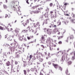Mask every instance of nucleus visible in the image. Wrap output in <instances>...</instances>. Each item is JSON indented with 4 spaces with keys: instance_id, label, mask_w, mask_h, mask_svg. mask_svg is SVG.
<instances>
[{
    "instance_id": "nucleus-44",
    "label": "nucleus",
    "mask_w": 75,
    "mask_h": 75,
    "mask_svg": "<svg viewBox=\"0 0 75 75\" xmlns=\"http://www.w3.org/2000/svg\"><path fill=\"white\" fill-rule=\"evenodd\" d=\"M75 59V56H73L72 57V60H73V61H74V59Z\"/></svg>"
},
{
    "instance_id": "nucleus-28",
    "label": "nucleus",
    "mask_w": 75,
    "mask_h": 75,
    "mask_svg": "<svg viewBox=\"0 0 75 75\" xmlns=\"http://www.w3.org/2000/svg\"><path fill=\"white\" fill-rule=\"evenodd\" d=\"M71 16L73 18H75V15L73 13H72Z\"/></svg>"
},
{
    "instance_id": "nucleus-34",
    "label": "nucleus",
    "mask_w": 75,
    "mask_h": 75,
    "mask_svg": "<svg viewBox=\"0 0 75 75\" xmlns=\"http://www.w3.org/2000/svg\"><path fill=\"white\" fill-rule=\"evenodd\" d=\"M39 57H40V54H39L38 55L36 56L37 59H38V58H39Z\"/></svg>"
},
{
    "instance_id": "nucleus-46",
    "label": "nucleus",
    "mask_w": 75,
    "mask_h": 75,
    "mask_svg": "<svg viewBox=\"0 0 75 75\" xmlns=\"http://www.w3.org/2000/svg\"><path fill=\"white\" fill-rule=\"evenodd\" d=\"M23 40L25 41H27V39H26V38H23Z\"/></svg>"
},
{
    "instance_id": "nucleus-17",
    "label": "nucleus",
    "mask_w": 75,
    "mask_h": 75,
    "mask_svg": "<svg viewBox=\"0 0 75 75\" xmlns=\"http://www.w3.org/2000/svg\"><path fill=\"white\" fill-rule=\"evenodd\" d=\"M71 21L72 23L75 24V19H71Z\"/></svg>"
},
{
    "instance_id": "nucleus-54",
    "label": "nucleus",
    "mask_w": 75,
    "mask_h": 75,
    "mask_svg": "<svg viewBox=\"0 0 75 75\" xmlns=\"http://www.w3.org/2000/svg\"><path fill=\"white\" fill-rule=\"evenodd\" d=\"M30 39H31V38H33L34 37L33 36H30Z\"/></svg>"
},
{
    "instance_id": "nucleus-64",
    "label": "nucleus",
    "mask_w": 75,
    "mask_h": 75,
    "mask_svg": "<svg viewBox=\"0 0 75 75\" xmlns=\"http://www.w3.org/2000/svg\"><path fill=\"white\" fill-rule=\"evenodd\" d=\"M40 75H43L42 73L41 72H40Z\"/></svg>"
},
{
    "instance_id": "nucleus-25",
    "label": "nucleus",
    "mask_w": 75,
    "mask_h": 75,
    "mask_svg": "<svg viewBox=\"0 0 75 75\" xmlns=\"http://www.w3.org/2000/svg\"><path fill=\"white\" fill-rule=\"evenodd\" d=\"M23 72L24 75H27V71L25 70H23Z\"/></svg>"
},
{
    "instance_id": "nucleus-16",
    "label": "nucleus",
    "mask_w": 75,
    "mask_h": 75,
    "mask_svg": "<svg viewBox=\"0 0 75 75\" xmlns=\"http://www.w3.org/2000/svg\"><path fill=\"white\" fill-rule=\"evenodd\" d=\"M44 16L46 18H48V14L47 13H45L44 14Z\"/></svg>"
},
{
    "instance_id": "nucleus-56",
    "label": "nucleus",
    "mask_w": 75,
    "mask_h": 75,
    "mask_svg": "<svg viewBox=\"0 0 75 75\" xmlns=\"http://www.w3.org/2000/svg\"><path fill=\"white\" fill-rule=\"evenodd\" d=\"M53 27H54V28H56V27H57V25H53Z\"/></svg>"
},
{
    "instance_id": "nucleus-26",
    "label": "nucleus",
    "mask_w": 75,
    "mask_h": 75,
    "mask_svg": "<svg viewBox=\"0 0 75 75\" xmlns=\"http://www.w3.org/2000/svg\"><path fill=\"white\" fill-rule=\"evenodd\" d=\"M36 25H37V26H38L39 28H40L39 26H40V23H39V22H37L36 23Z\"/></svg>"
},
{
    "instance_id": "nucleus-13",
    "label": "nucleus",
    "mask_w": 75,
    "mask_h": 75,
    "mask_svg": "<svg viewBox=\"0 0 75 75\" xmlns=\"http://www.w3.org/2000/svg\"><path fill=\"white\" fill-rule=\"evenodd\" d=\"M41 40L43 41H45V37L44 35H42L41 37Z\"/></svg>"
},
{
    "instance_id": "nucleus-21",
    "label": "nucleus",
    "mask_w": 75,
    "mask_h": 75,
    "mask_svg": "<svg viewBox=\"0 0 75 75\" xmlns=\"http://www.w3.org/2000/svg\"><path fill=\"white\" fill-rule=\"evenodd\" d=\"M64 60H65V56L64 55L62 57V60L63 62L64 61Z\"/></svg>"
},
{
    "instance_id": "nucleus-49",
    "label": "nucleus",
    "mask_w": 75,
    "mask_h": 75,
    "mask_svg": "<svg viewBox=\"0 0 75 75\" xmlns=\"http://www.w3.org/2000/svg\"><path fill=\"white\" fill-rule=\"evenodd\" d=\"M32 10H34L35 9V6H33L32 7Z\"/></svg>"
},
{
    "instance_id": "nucleus-24",
    "label": "nucleus",
    "mask_w": 75,
    "mask_h": 75,
    "mask_svg": "<svg viewBox=\"0 0 75 75\" xmlns=\"http://www.w3.org/2000/svg\"><path fill=\"white\" fill-rule=\"evenodd\" d=\"M64 5L65 6V7H64V8H63V11L65 12V10L66 9V6H66V3H65L64 4Z\"/></svg>"
},
{
    "instance_id": "nucleus-58",
    "label": "nucleus",
    "mask_w": 75,
    "mask_h": 75,
    "mask_svg": "<svg viewBox=\"0 0 75 75\" xmlns=\"http://www.w3.org/2000/svg\"><path fill=\"white\" fill-rule=\"evenodd\" d=\"M1 25H3L4 27H5V25H4L3 24V23H1Z\"/></svg>"
},
{
    "instance_id": "nucleus-60",
    "label": "nucleus",
    "mask_w": 75,
    "mask_h": 75,
    "mask_svg": "<svg viewBox=\"0 0 75 75\" xmlns=\"http://www.w3.org/2000/svg\"><path fill=\"white\" fill-rule=\"evenodd\" d=\"M52 40L51 38H48V41H50V40Z\"/></svg>"
},
{
    "instance_id": "nucleus-20",
    "label": "nucleus",
    "mask_w": 75,
    "mask_h": 75,
    "mask_svg": "<svg viewBox=\"0 0 75 75\" xmlns=\"http://www.w3.org/2000/svg\"><path fill=\"white\" fill-rule=\"evenodd\" d=\"M6 29V28H4L0 26V30H5Z\"/></svg>"
},
{
    "instance_id": "nucleus-45",
    "label": "nucleus",
    "mask_w": 75,
    "mask_h": 75,
    "mask_svg": "<svg viewBox=\"0 0 75 75\" xmlns=\"http://www.w3.org/2000/svg\"><path fill=\"white\" fill-rule=\"evenodd\" d=\"M58 43L59 44H62V41H60Z\"/></svg>"
},
{
    "instance_id": "nucleus-37",
    "label": "nucleus",
    "mask_w": 75,
    "mask_h": 75,
    "mask_svg": "<svg viewBox=\"0 0 75 75\" xmlns=\"http://www.w3.org/2000/svg\"><path fill=\"white\" fill-rule=\"evenodd\" d=\"M35 69L32 68L31 69V71H35Z\"/></svg>"
},
{
    "instance_id": "nucleus-22",
    "label": "nucleus",
    "mask_w": 75,
    "mask_h": 75,
    "mask_svg": "<svg viewBox=\"0 0 75 75\" xmlns=\"http://www.w3.org/2000/svg\"><path fill=\"white\" fill-rule=\"evenodd\" d=\"M27 65V62H24V63L23 66V67H26V66Z\"/></svg>"
},
{
    "instance_id": "nucleus-40",
    "label": "nucleus",
    "mask_w": 75,
    "mask_h": 75,
    "mask_svg": "<svg viewBox=\"0 0 75 75\" xmlns=\"http://www.w3.org/2000/svg\"><path fill=\"white\" fill-rule=\"evenodd\" d=\"M58 68L61 71H62V68L61 67H59Z\"/></svg>"
},
{
    "instance_id": "nucleus-1",
    "label": "nucleus",
    "mask_w": 75,
    "mask_h": 75,
    "mask_svg": "<svg viewBox=\"0 0 75 75\" xmlns=\"http://www.w3.org/2000/svg\"><path fill=\"white\" fill-rule=\"evenodd\" d=\"M11 3L12 5H13H13L11 6L12 10H13L14 11H16L17 13H18L19 15H21V11L19 8V7L18 8V10L17 11V7H16V6H17V4H18V2L13 1H12Z\"/></svg>"
},
{
    "instance_id": "nucleus-57",
    "label": "nucleus",
    "mask_w": 75,
    "mask_h": 75,
    "mask_svg": "<svg viewBox=\"0 0 75 75\" xmlns=\"http://www.w3.org/2000/svg\"><path fill=\"white\" fill-rule=\"evenodd\" d=\"M17 64H18V62L17 61H15V64H16V65H17Z\"/></svg>"
},
{
    "instance_id": "nucleus-9",
    "label": "nucleus",
    "mask_w": 75,
    "mask_h": 75,
    "mask_svg": "<svg viewBox=\"0 0 75 75\" xmlns=\"http://www.w3.org/2000/svg\"><path fill=\"white\" fill-rule=\"evenodd\" d=\"M9 26H10V27H11V24L10 23H8V25L7 26V27H6V26H5V27L6 29H8V30L9 31H10V29H8V27H9Z\"/></svg>"
},
{
    "instance_id": "nucleus-61",
    "label": "nucleus",
    "mask_w": 75,
    "mask_h": 75,
    "mask_svg": "<svg viewBox=\"0 0 75 75\" xmlns=\"http://www.w3.org/2000/svg\"><path fill=\"white\" fill-rule=\"evenodd\" d=\"M37 25H34V27H35V28H36L37 27Z\"/></svg>"
},
{
    "instance_id": "nucleus-32",
    "label": "nucleus",
    "mask_w": 75,
    "mask_h": 75,
    "mask_svg": "<svg viewBox=\"0 0 75 75\" xmlns=\"http://www.w3.org/2000/svg\"><path fill=\"white\" fill-rule=\"evenodd\" d=\"M48 56L49 58H51V54L50 53H49L48 54Z\"/></svg>"
},
{
    "instance_id": "nucleus-7",
    "label": "nucleus",
    "mask_w": 75,
    "mask_h": 75,
    "mask_svg": "<svg viewBox=\"0 0 75 75\" xmlns=\"http://www.w3.org/2000/svg\"><path fill=\"white\" fill-rule=\"evenodd\" d=\"M43 61H44V59H43L39 58V59H38V64H40L41 62H42Z\"/></svg>"
},
{
    "instance_id": "nucleus-50",
    "label": "nucleus",
    "mask_w": 75,
    "mask_h": 75,
    "mask_svg": "<svg viewBox=\"0 0 75 75\" xmlns=\"http://www.w3.org/2000/svg\"><path fill=\"white\" fill-rule=\"evenodd\" d=\"M68 40H69V37H67V40L66 41L67 42H68Z\"/></svg>"
},
{
    "instance_id": "nucleus-23",
    "label": "nucleus",
    "mask_w": 75,
    "mask_h": 75,
    "mask_svg": "<svg viewBox=\"0 0 75 75\" xmlns=\"http://www.w3.org/2000/svg\"><path fill=\"white\" fill-rule=\"evenodd\" d=\"M22 32L24 33H28V30H23L22 31Z\"/></svg>"
},
{
    "instance_id": "nucleus-55",
    "label": "nucleus",
    "mask_w": 75,
    "mask_h": 75,
    "mask_svg": "<svg viewBox=\"0 0 75 75\" xmlns=\"http://www.w3.org/2000/svg\"><path fill=\"white\" fill-rule=\"evenodd\" d=\"M27 38L28 39V40H30V37H29L28 36L27 37Z\"/></svg>"
},
{
    "instance_id": "nucleus-59",
    "label": "nucleus",
    "mask_w": 75,
    "mask_h": 75,
    "mask_svg": "<svg viewBox=\"0 0 75 75\" xmlns=\"http://www.w3.org/2000/svg\"><path fill=\"white\" fill-rule=\"evenodd\" d=\"M74 54V51L73 52H72L71 54V55H72V54Z\"/></svg>"
},
{
    "instance_id": "nucleus-47",
    "label": "nucleus",
    "mask_w": 75,
    "mask_h": 75,
    "mask_svg": "<svg viewBox=\"0 0 75 75\" xmlns=\"http://www.w3.org/2000/svg\"><path fill=\"white\" fill-rule=\"evenodd\" d=\"M27 71L28 73L30 71V70L29 69H27Z\"/></svg>"
},
{
    "instance_id": "nucleus-11",
    "label": "nucleus",
    "mask_w": 75,
    "mask_h": 75,
    "mask_svg": "<svg viewBox=\"0 0 75 75\" xmlns=\"http://www.w3.org/2000/svg\"><path fill=\"white\" fill-rule=\"evenodd\" d=\"M45 48V46H44L43 45H40V50H43V49Z\"/></svg>"
},
{
    "instance_id": "nucleus-4",
    "label": "nucleus",
    "mask_w": 75,
    "mask_h": 75,
    "mask_svg": "<svg viewBox=\"0 0 75 75\" xmlns=\"http://www.w3.org/2000/svg\"><path fill=\"white\" fill-rule=\"evenodd\" d=\"M21 52V51L20 50L18 51V52L15 53V57L17 58H20V53Z\"/></svg>"
},
{
    "instance_id": "nucleus-10",
    "label": "nucleus",
    "mask_w": 75,
    "mask_h": 75,
    "mask_svg": "<svg viewBox=\"0 0 75 75\" xmlns=\"http://www.w3.org/2000/svg\"><path fill=\"white\" fill-rule=\"evenodd\" d=\"M34 2H35V1H38V2L39 1V3L41 4H43V1L42 0H34Z\"/></svg>"
},
{
    "instance_id": "nucleus-30",
    "label": "nucleus",
    "mask_w": 75,
    "mask_h": 75,
    "mask_svg": "<svg viewBox=\"0 0 75 75\" xmlns=\"http://www.w3.org/2000/svg\"><path fill=\"white\" fill-rule=\"evenodd\" d=\"M49 6L50 7H52V6H53V4L52 3H50Z\"/></svg>"
},
{
    "instance_id": "nucleus-15",
    "label": "nucleus",
    "mask_w": 75,
    "mask_h": 75,
    "mask_svg": "<svg viewBox=\"0 0 75 75\" xmlns=\"http://www.w3.org/2000/svg\"><path fill=\"white\" fill-rule=\"evenodd\" d=\"M57 54H59V55H62V54H63V52L62 51H59V52H58Z\"/></svg>"
},
{
    "instance_id": "nucleus-42",
    "label": "nucleus",
    "mask_w": 75,
    "mask_h": 75,
    "mask_svg": "<svg viewBox=\"0 0 75 75\" xmlns=\"http://www.w3.org/2000/svg\"><path fill=\"white\" fill-rule=\"evenodd\" d=\"M33 57V55H30L29 56V58H30V59H31Z\"/></svg>"
},
{
    "instance_id": "nucleus-31",
    "label": "nucleus",
    "mask_w": 75,
    "mask_h": 75,
    "mask_svg": "<svg viewBox=\"0 0 75 75\" xmlns=\"http://www.w3.org/2000/svg\"><path fill=\"white\" fill-rule=\"evenodd\" d=\"M27 24V22H25L23 23V25L25 27Z\"/></svg>"
},
{
    "instance_id": "nucleus-35",
    "label": "nucleus",
    "mask_w": 75,
    "mask_h": 75,
    "mask_svg": "<svg viewBox=\"0 0 75 75\" xmlns=\"http://www.w3.org/2000/svg\"><path fill=\"white\" fill-rule=\"evenodd\" d=\"M4 8H7V6L6 5H4Z\"/></svg>"
},
{
    "instance_id": "nucleus-27",
    "label": "nucleus",
    "mask_w": 75,
    "mask_h": 75,
    "mask_svg": "<svg viewBox=\"0 0 75 75\" xmlns=\"http://www.w3.org/2000/svg\"><path fill=\"white\" fill-rule=\"evenodd\" d=\"M66 74L67 75H69V73H68V70L67 69L66 70Z\"/></svg>"
},
{
    "instance_id": "nucleus-29",
    "label": "nucleus",
    "mask_w": 75,
    "mask_h": 75,
    "mask_svg": "<svg viewBox=\"0 0 75 75\" xmlns=\"http://www.w3.org/2000/svg\"><path fill=\"white\" fill-rule=\"evenodd\" d=\"M70 39H73V38H74V36L73 35H71L70 36Z\"/></svg>"
},
{
    "instance_id": "nucleus-8",
    "label": "nucleus",
    "mask_w": 75,
    "mask_h": 75,
    "mask_svg": "<svg viewBox=\"0 0 75 75\" xmlns=\"http://www.w3.org/2000/svg\"><path fill=\"white\" fill-rule=\"evenodd\" d=\"M57 32H59V31L58 30V29L57 28H55L53 30V34H55Z\"/></svg>"
},
{
    "instance_id": "nucleus-52",
    "label": "nucleus",
    "mask_w": 75,
    "mask_h": 75,
    "mask_svg": "<svg viewBox=\"0 0 75 75\" xmlns=\"http://www.w3.org/2000/svg\"><path fill=\"white\" fill-rule=\"evenodd\" d=\"M48 64L49 65H51V62H48Z\"/></svg>"
},
{
    "instance_id": "nucleus-63",
    "label": "nucleus",
    "mask_w": 75,
    "mask_h": 75,
    "mask_svg": "<svg viewBox=\"0 0 75 75\" xmlns=\"http://www.w3.org/2000/svg\"><path fill=\"white\" fill-rule=\"evenodd\" d=\"M50 14H52V13H53V11H51L50 12Z\"/></svg>"
},
{
    "instance_id": "nucleus-41",
    "label": "nucleus",
    "mask_w": 75,
    "mask_h": 75,
    "mask_svg": "<svg viewBox=\"0 0 75 75\" xmlns=\"http://www.w3.org/2000/svg\"><path fill=\"white\" fill-rule=\"evenodd\" d=\"M52 47H53L52 46L51 47V46L50 47V50H51H51H52V49H53V48H52Z\"/></svg>"
},
{
    "instance_id": "nucleus-38",
    "label": "nucleus",
    "mask_w": 75,
    "mask_h": 75,
    "mask_svg": "<svg viewBox=\"0 0 75 75\" xmlns=\"http://www.w3.org/2000/svg\"><path fill=\"white\" fill-rule=\"evenodd\" d=\"M14 47H12L11 48V51H14Z\"/></svg>"
},
{
    "instance_id": "nucleus-51",
    "label": "nucleus",
    "mask_w": 75,
    "mask_h": 75,
    "mask_svg": "<svg viewBox=\"0 0 75 75\" xmlns=\"http://www.w3.org/2000/svg\"><path fill=\"white\" fill-rule=\"evenodd\" d=\"M8 15L7 14H6L5 18H7V17H8Z\"/></svg>"
},
{
    "instance_id": "nucleus-14",
    "label": "nucleus",
    "mask_w": 75,
    "mask_h": 75,
    "mask_svg": "<svg viewBox=\"0 0 75 75\" xmlns=\"http://www.w3.org/2000/svg\"><path fill=\"white\" fill-rule=\"evenodd\" d=\"M18 39L19 41H23V38L21 36H20L19 37Z\"/></svg>"
},
{
    "instance_id": "nucleus-6",
    "label": "nucleus",
    "mask_w": 75,
    "mask_h": 75,
    "mask_svg": "<svg viewBox=\"0 0 75 75\" xmlns=\"http://www.w3.org/2000/svg\"><path fill=\"white\" fill-rule=\"evenodd\" d=\"M19 31H20V29L18 28H15V29L14 30V31L15 32V34H16V35L18 34V33H19Z\"/></svg>"
},
{
    "instance_id": "nucleus-5",
    "label": "nucleus",
    "mask_w": 75,
    "mask_h": 75,
    "mask_svg": "<svg viewBox=\"0 0 75 75\" xmlns=\"http://www.w3.org/2000/svg\"><path fill=\"white\" fill-rule=\"evenodd\" d=\"M46 32L48 35H51L52 33V29H47L46 30Z\"/></svg>"
},
{
    "instance_id": "nucleus-36",
    "label": "nucleus",
    "mask_w": 75,
    "mask_h": 75,
    "mask_svg": "<svg viewBox=\"0 0 75 75\" xmlns=\"http://www.w3.org/2000/svg\"><path fill=\"white\" fill-rule=\"evenodd\" d=\"M13 70V72H15L17 71V69H16V68H14Z\"/></svg>"
},
{
    "instance_id": "nucleus-53",
    "label": "nucleus",
    "mask_w": 75,
    "mask_h": 75,
    "mask_svg": "<svg viewBox=\"0 0 75 75\" xmlns=\"http://www.w3.org/2000/svg\"><path fill=\"white\" fill-rule=\"evenodd\" d=\"M52 46L53 47H57V45H54Z\"/></svg>"
},
{
    "instance_id": "nucleus-3",
    "label": "nucleus",
    "mask_w": 75,
    "mask_h": 75,
    "mask_svg": "<svg viewBox=\"0 0 75 75\" xmlns=\"http://www.w3.org/2000/svg\"><path fill=\"white\" fill-rule=\"evenodd\" d=\"M5 38H7L8 40H10V41L12 40V36L11 35L7 34L5 36Z\"/></svg>"
},
{
    "instance_id": "nucleus-19",
    "label": "nucleus",
    "mask_w": 75,
    "mask_h": 75,
    "mask_svg": "<svg viewBox=\"0 0 75 75\" xmlns=\"http://www.w3.org/2000/svg\"><path fill=\"white\" fill-rule=\"evenodd\" d=\"M6 64L7 66H9V65H10V62L9 61H8L7 62H6Z\"/></svg>"
},
{
    "instance_id": "nucleus-62",
    "label": "nucleus",
    "mask_w": 75,
    "mask_h": 75,
    "mask_svg": "<svg viewBox=\"0 0 75 75\" xmlns=\"http://www.w3.org/2000/svg\"><path fill=\"white\" fill-rule=\"evenodd\" d=\"M50 71L51 73H54V72H53V71H52V70H50Z\"/></svg>"
},
{
    "instance_id": "nucleus-39",
    "label": "nucleus",
    "mask_w": 75,
    "mask_h": 75,
    "mask_svg": "<svg viewBox=\"0 0 75 75\" xmlns=\"http://www.w3.org/2000/svg\"><path fill=\"white\" fill-rule=\"evenodd\" d=\"M48 19H47V20L45 21L46 23L45 24H47L48 23Z\"/></svg>"
},
{
    "instance_id": "nucleus-33",
    "label": "nucleus",
    "mask_w": 75,
    "mask_h": 75,
    "mask_svg": "<svg viewBox=\"0 0 75 75\" xmlns=\"http://www.w3.org/2000/svg\"><path fill=\"white\" fill-rule=\"evenodd\" d=\"M63 37V36H59L58 38V40H59V39H61V38H62Z\"/></svg>"
},
{
    "instance_id": "nucleus-12",
    "label": "nucleus",
    "mask_w": 75,
    "mask_h": 75,
    "mask_svg": "<svg viewBox=\"0 0 75 75\" xmlns=\"http://www.w3.org/2000/svg\"><path fill=\"white\" fill-rule=\"evenodd\" d=\"M52 65L54 67V68L56 69L58 68V65L57 64H55L54 63L52 64Z\"/></svg>"
},
{
    "instance_id": "nucleus-18",
    "label": "nucleus",
    "mask_w": 75,
    "mask_h": 75,
    "mask_svg": "<svg viewBox=\"0 0 75 75\" xmlns=\"http://www.w3.org/2000/svg\"><path fill=\"white\" fill-rule=\"evenodd\" d=\"M72 62L71 61H69L67 62V65H71L72 64Z\"/></svg>"
},
{
    "instance_id": "nucleus-2",
    "label": "nucleus",
    "mask_w": 75,
    "mask_h": 75,
    "mask_svg": "<svg viewBox=\"0 0 75 75\" xmlns=\"http://www.w3.org/2000/svg\"><path fill=\"white\" fill-rule=\"evenodd\" d=\"M35 7H36V8H37V7L38 8V10H37L36 11L33 12L34 13H35V14L39 13V12H40V11H41V10H43V8L42 7H41V6L40 5H37L35 6Z\"/></svg>"
},
{
    "instance_id": "nucleus-48",
    "label": "nucleus",
    "mask_w": 75,
    "mask_h": 75,
    "mask_svg": "<svg viewBox=\"0 0 75 75\" xmlns=\"http://www.w3.org/2000/svg\"><path fill=\"white\" fill-rule=\"evenodd\" d=\"M26 1V2L27 4H29V2H28V0H25Z\"/></svg>"
},
{
    "instance_id": "nucleus-43",
    "label": "nucleus",
    "mask_w": 75,
    "mask_h": 75,
    "mask_svg": "<svg viewBox=\"0 0 75 75\" xmlns=\"http://www.w3.org/2000/svg\"><path fill=\"white\" fill-rule=\"evenodd\" d=\"M50 73V72H47L46 74V75H49Z\"/></svg>"
}]
</instances>
